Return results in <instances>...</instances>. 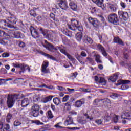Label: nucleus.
Listing matches in <instances>:
<instances>
[{
  "label": "nucleus",
  "mask_w": 131,
  "mask_h": 131,
  "mask_svg": "<svg viewBox=\"0 0 131 131\" xmlns=\"http://www.w3.org/2000/svg\"><path fill=\"white\" fill-rule=\"evenodd\" d=\"M10 16L6 18L7 24L9 25V28H13L16 26L17 23L18 22L17 17L13 14L9 13Z\"/></svg>",
  "instance_id": "obj_1"
},
{
  "label": "nucleus",
  "mask_w": 131,
  "mask_h": 131,
  "mask_svg": "<svg viewBox=\"0 0 131 131\" xmlns=\"http://www.w3.org/2000/svg\"><path fill=\"white\" fill-rule=\"evenodd\" d=\"M108 21L110 23L117 26L119 25L120 19L116 14H111L108 16Z\"/></svg>",
  "instance_id": "obj_2"
},
{
  "label": "nucleus",
  "mask_w": 131,
  "mask_h": 131,
  "mask_svg": "<svg viewBox=\"0 0 131 131\" xmlns=\"http://www.w3.org/2000/svg\"><path fill=\"white\" fill-rule=\"evenodd\" d=\"M79 21L75 19H71V24L68 25V29L72 31H76L77 29L79 30L80 26L79 25Z\"/></svg>",
  "instance_id": "obj_3"
},
{
  "label": "nucleus",
  "mask_w": 131,
  "mask_h": 131,
  "mask_svg": "<svg viewBox=\"0 0 131 131\" xmlns=\"http://www.w3.org/2000/svg\"><path fill=\"white\" fill-rule=\"evenodd\" d=\"M13 66L14 68L20 69L21 71L19 72V73H24L26 70H28L29 72L30 71V68L29 66L25 64L24 63L18 64L13 63Z\"/></svg>",
  "instance_id": "obj_4"
},
{
  "label": "nucleus",
  "mask_w": 131,
  "mask_h": 131,
  "mask_svg": "<svg viewBox=\"0 0 131 131\" xmlns=\"http://www.w3.org/2000/svg\"><path fill=\"white\" fill-rule=\"evenodd\" d=\"M16 97L15 95H9L7 98V104L8 108H11L15 102Z\"/></svg>",
  "instance_id": "obj_5"
},
{
  "label": "nucleus",
  "mask_w": 131,
  "mask_h": 131,
  "mask_svg": "<svg viewBox=\"0 0 131 131\" xmlns=\"http://www.w3.org/2000/svg\"><path fill=\"white\" fill-rule=\"evenodd\" d=\"M40 108V106L38 104H34L32 106L31 111V115L34 117H36L38 116Z\"/></svg>",
  "instance_id": "obj_6"
},
{
  "label": "nucleus",
  "mask_w": 131,
  "mask_h": 131,
  "mask_svg": "<svg viewBox=\"0 0 131 131\" xmlns=\"http://www.w3.org/2000/svg\"><path fill=\"white\" fill-rule=\"evenodd\" d=\"M88 21L90 24H91L94 27L96 28H98L101 24L100 21H99L97 18L89 17L88 18Z\"/></svg>",
  "instance_id": "obj_7"
},
{
  "label": "nucleus",
  "mask_w": 131,
  "mask_h": 131,
  "mask_svg": "<svg viewBox=\"0 0 131 131\" xmlns=\"http://www.w3.org/2000/svg\"><path fill=\"white\" fill-rule=\"evenodd\" d=\"M101 101L103 102L104 105L108 104V103H110L111 102L110 100L107 98H106L104 99H96L94 100V101L93 102V104L94 105H98V103H100Z\"/></svg>",
  "instance_id": "obj_8"
},
{
  "label": "nucleus",
  "mask_w": 131,
  "mask_h": 131,
  "mask_svg": "<svg viewBox=\"0 0 131 131\" xmlns=\"http://www.w3.org/2000/svg\"><path fill=\"white\" fill-rule=\"evenodd\" d=\"M29 29L32 37L34 38H37V36L39 35V33L37 32V30L32 26L30 27Z\"/></svg>",
  "instance_id": "obj_9"
},
{
  "label": "nucleus",
  "mask_w": 131,
  "mask_h": 131,
  "mask_svg": "<svg viewBox=\"0 0 131 131\" xmlns=\"http://www.w3.org/2000/svg\"><path fill=\"white\" fill-rule=\"evenodd\" d=\"M118 15L119 17H122L124 21H127L129 18V15L127 12L122 11H118Z\"/></svg>",
  "instance_id": "obj_10"
},
{
  "label": "nucleus",
  "mask_w": 131,
  "mask_h": 131,
  "mask_svg": "<svg viewBox=\"0 0 131 131\" xmlns=\"http://www.w3.org/2000/svg\"><path fill=\"white\" fill-rule=\"evenodd\" d=\"M49 66V62L48 61H43L41 66V71L44 73H48L47 68Z\"/></svg>",
  "instance_id": "obj_11"
},
{
  "label": "nucleus",
  "mask_w": 131,
  "mask_h": 131,
  "mask_svg": "<svg viewBox=\"0 0 131 131\" xmlns=\"http://www.w3.org/2000/svg\"><path fill=\"white\" fill-rule=\"evenodd\" d=\"M21 33L20 32H18L17 30L13 31L11 33V36L13 38H21Z\"/></svg>",
  "instance_id": "obj_12"
},
{
  "label": "nucleus",
  "mask_w": 131,
  "mask_h": 131,
  "mask_svg": "<svg viewBox=\"0 0 131 131\" xmlns=\"http://www.w3.org/2000/svg\"><path fill=\"white\" fill-rule=\"evenodd\" d=\"M10 126L9 124H5L4 125V123L2 122H0V131H9Z\"/></svg>",
  "instance_id": "obj_13"
},
{
  "label": "nucleus",
  "mask_w": 131,
  "mask_h": 131,
  "mask_svg": "<svg viewBox=\"0 0 131 131\" xmlns=\"http://www.w3.org/2000/svg\"><path fill=\"white\" fill-rule=\"evenodd\" d=\"M8 28H9V24H7V20H2L0 21V28L8 30Z\"/></svg>",
  "instance_id": "obj_14"
},
{
  "label": "nucleus",
  "mask_w": 131,
  "mask_h": 131,
  "mask_svg": "<svg viewBox=\"0 0 131 131\" xmlns=\"http://www.w3.org/2000/svg\"><path fill=\"white\" fill-rule=\"evenodd\" d=\"M85 104V100L84 99L78 100L75 102V106L77 108H80L81 106Z\"/></svg>",
  "instance_id": "obj_15"
},
{
  "label": "nucleus",
  "mask_w": 131,
  "mask_h": 131,
  "mask_svg": "<svg viewBox=\"0 0 131 131\" xmlns=\"http://www.w3.org/2000/svg\"><path fill=\"white\" fill-rule=\"evenodd\" d=\"M44 41L46 43V45H43L44 48L51 52L54 48V45H52L51 43H49L47 40H44Z\"/></svg>",
  "instance_id": "obj_16"
},
{
  "label": "nucleus",
  "mask_w": 131,
  "mask_h": 131,
  "mask_svg": "<svg viewBox=\"0 0 131 131\" xmlns=\"http://www.w3.org/2000/svg\"><path fill=\"white\" fill-rule=\"evenodd\" d=\"M114 42L115 43H118L120 45V46H125V44L123 40L120 39L119 37H114Z\"/></svg>",
  "instance_id": "obj_17"
},
{
  "label": "nucleus",
  "mask_w": 131,
  "mask_h": 131,
  "mask_svg": "<svg viewBox=\"0 0 131 131\" xmlns=\"http://www.w3.org/2000/svg\"><path fill=\"white\" fill-rule=\"evenodd\" d=\"M119 77H120L119 73H116L115 74H114V75H113L112 76H111L110 79L112 82H115L117 80V79Z\"/></svg>",
  "instance_id": "obj_18"
},
{
  "label": "nucleus",
  "mask_w": 131,
  "mask_h": 131,
  "mask_svg": "<svg viewBox=\"0 0 131 131\" xmlns=\"http://www.w3.org/2000/svg\"><path fill=\"white\" fill-rule=\"evenodd\" d=\"M69 7L73 11H76V10H77V5H76L73 1H70Z\"/></svg>",
  "instance_id": "obj_19"
},
{
  "label": "nucleus",
  "mask_w": 131,
  "mask_h": 131,
  "mask_svg": "<svg viewBox=\"0 0 131 131\" xmlns=\"http://www.w3.org/2000/svg\"><path fill=\"white\" fill-rule=\"evenodd\" d=\"M98 49L100 50L103 54V55L105 57L107 56V53L105 51L104 47L101 44H99L97 46Z\"/></svg>",
  "instance_id": "obj_20"
},
{
  "label": "nucleus",
  "mask_w": 131,
  "mask_h": 131,
  "mask_svg": "<svg viewBox=\"0 0 131 131\" xmlns=\"http://www.w3.org/2000/svg\"><path fill=\"white\" fill-rule=\"evenodd\" d=\"M41 53H42V55H43L44 56L47 57L48 59H50L55 61H57L56 57H54V56L52 55L44 53L43 52H41Z\"/></svg>",
  "instance_id": "obj_21"
},
{
  "label": "nucleus",
  "mask_w": 131,
  "mask_h": 131,
  "mask_svg": "<svg viewBox=\"0 0 131 131\" xmlns=\"http://www.w3.org/2000/svg\"><path fill=\"white\" fill-rule=\"evenodd\" d=\"M58 5L62 10H67L69 8V6L66 2H60L58 4Z\"/></svg>",
  "instance_id": "obj_22"
},
{
  "label": "nucleus",
  "mask_w": 131,
  "mask_h": 131,
  "mask_svg": "<svg viewBox=\"0 0 131 131\" xmlns=\"http://www.w3.org/2000/svg\"><path fill=\"white\" fill-rule=\"evenodd\" d=\"M29 105V100L28 98H25L21 101V105L23 107H27Z\"/></svg>",
  "instance_id": "obj_23"
},
{
  "label": "nucleus",
  "mask_w": 131,
  "mask_h": 131,
  "mask_svg": "<svg viewBox=\"0 0 131 131\" xmlns=\"http://www.w3.org/2000/svg\"><path fill=\"white\" fill-rule=\"evenodd\" d=\"M92 1L93 3H95L98 7L102 8H103V0H92Z\"/></svg>",
  "instance_id": "obj_24"
},
{
  "label": "nucleus",
  "mask_w": 131,
  "mask_h": 131,
  "mask_svg": "<svg viewBox=\"0 0 131 131\" xmlns=\"http://www.w3.org/2000/svg\"><path fill=\"white\" fill-rule=\"evenodd\" d=\"M94 57H95V60L97 63H102V60H101V56L99 54H95Z\"/></svg>",
  "instance_id": "obj_25"
},
{
  "label": "nucleus",
  "mask_w": 131,
  "mask_h": 131,
  "mask_svg": "<svg viewBox=\"0 0 131 131\" xmlns=\"http://www.w3.org/2000/svg\"><path fill=\"white\" fill-rule=\"evenodd\" d=\"M63 34H64L66 36H67L70 37H72V32H71V31L68 30V29H64L63 31Z\"/></svg>",
  "instance_id": "obj_26"
},
{
  "label": "nucleus",
  "mask_w": 131,
  "mask_h": 131,
  "mask_svg": "<svg viewBox=\"0 0 131 131\" xmlns=\"http://www.w3.org/2000/svg\"><path fill=\"white\" fill-rule=\"evenodd\" d=\"M83 42L86 43H89L90 44H92L93 43V40L91 38L86 37L84 38Z\"/></svg>",
  "instance_id": "obj_27"
},
{
  "label": "nucleus",
  "mask_w": 131,
  "mask_h": 131,
  "mask_svg": "<svg viewBox=\"0 0 131 131\" xmlns=\"http://www.w3.org/2000/svg\"><path fill=\"white\" fill-rule=\"evenodd\" d=\"M109 8L111 10V11L113 12H116V11L118 9V7L117 5H111L109 6Z\"/></svg>",
  "instance_id": "obj_28"
},
{
  "label": "nucleus",
  "mask_w": 131,
  "mask_h": 131,
  "mask_svg": "<svg viewBox=\"0 0 131 131\" xmlns=\"http://www.w3.org/2000/svg\"><path fill=\"white\" fill-rule=\"evenodd\" d=\"M124 116H126V117H130L131 116V112L127 111V112H124L122 115L121 117L123 119H127L126 117H124Z\"/></svg>",
  "instance_id": "obj_29"
},
{
  "label": "nucleus",
  "mask_w": 131,
  "mask_h": 131,
  "mask_svg": "<svg viewBox=\"0 0 131 131\" xmlns=\"http://www.w3.org/2000/svg\"><path fill=\"white\" fill-rule=\"evenodd\" d=\"M99 83L102 84V85H105L106 84V80L104 79V78L102 77H100Z\"/></svg>",
  "instance_id": "obj_30"
},
{
  "label": "nucleus",
  "mask_w": 131,
  "mask_h": 131,
  "mask_svg": "<svg viewBox=\"0 0 131 131\" xmlns=\"http://www.w3.org/2000/svg\"><path fill=\"white\" fill-rule=\"evenodd\" d=\"M53 102L56 105H58L60 104H61V100L58 98V97H55L53 99Z\"/></svg>",
  "instance_id": "obj_31"
},
{
  "label": "nucleus",
  "mask_w": 131,
  "mask_h": 131,
  "mask_svg": "<svg viewBox=\"0 0 131 131\" xmlns=\"http://www.w3.org/2000/svg\"><path fill=\"white\" fill-rule=\"evenodd\" d=\"M64 109L66 111H70L71 109V105L70 102H67L64 105Z\"/></svg>",
  "instance_id": "obj_32"
},
{
  "label": "nucleus",
  "mask_w": 131,
  "mask_h": 131,
  "mask_svg": "<svg viewBox=\"0 0 131 131\" xmlns=\"http://www.w3.org/2000/svg\"><path fill=\"white\" fill-rule=\"evenodd\" d=\"M54 98V96L51 95L49 96H47L45 98L44 103H48L52 100V99Z\"/></svg>",
  "instance_id": "obj_33"
},
{
  "label": "nucleus",
  "mask_w": 131,
  "mask_h": 131,
  "mask_svg": "<svg viewBox=\"0 0 131 131\" xmlns=\"http://www.w3.org/2000/svg\"><path fill=\"white\" fill-rule=\"evenodd\" d=\"M31 122L32 124H36L37 125H43V123L41 122L39 120H31Z\"/></svg>",
  "instance_id": "obj_34"
},
{
  "label": "nucleus",
  "mask_w": 131,
  "mask_h": 131,
  "mask_svg": "<svg viewBox=\"0 0 131 131\" xmlns=\"http://www.w3.org/2000/svg\"><path fill=\"white\" fill-rule=\"evenodd\" d=\"M40 32H41L44 37H45L48 33V31L47 29H43L42 28H40Z\"/></svg>",
  "instance_id": "obj_35"
},
{
  "label": "nucleus",
  "mask_w": 131,
  "mask_h": 131,
  "mask_svg": "<svg viewBox=\"0 0 131 131\" xmlns=\"http://www.w3.org/2000/svg\"><path fill=\"white\" fill-rule=\"evenodd\" d=\"M82 33H77L76 34V39L78 41H80L82 39Z\"/></svg>",
  "instance_id": "obj_36"
},
{
  "label": "nucleus",
  "mask_w": 131,
  "mask_h": 131,
  "mask_svg": "<svg viewBox=\"0 0 131 131\" xmlns=\"http://www.w3.org/2000/svg\"><path fill=\"white\" fill-rule=\"evenodd\" d=\"M47 117L49 119H52L54 118V115H53V113L51 110L48 111Z\"/></svg>",
  "instance_id": "obj_37"
},
{
  "label": "nucleus",
  "mask_w": 131,
  "mask_h": 131,
  "mask_svg": "<svg viewBox=\"0 0 131 131\" xmlns=\"http://www.w3.org/2000/svg\"><path fill=\"white\" fill-rule=\"evenodd\" d=\"M8 41L9 40L6 39H3L0 40V44H2L3 46H6V45H8Z\"/></svg>",
  "instance_id": "obj_38"
},
{
  "label": "nucleus",
  "mask_w": 131,
  "mask_h": 131,
  "mask_svg": "<svg viewBox=\"0 0 131 131\" xmlns=\"http://www.w3.org/2000/svg\"><path fill=\"white\" fill-rule=\"evenodd\" d=\"M67 121L68 122V123L72 125L73 123V119L72 117H70L68 116L67 119Z\"/></svg>",
  "instance_id": "obj_39"
},
{
  "label": "nucleus",
  "mask_w": 131,
  "mask_h": 131,
  "mask_svg": "<svg viewBox=\"0 0 131 131\" xmlns=\"http://www.w3.org/2000/svg\"><path fill=\"white\" fill-rule=\"evenodd\" d=\"M66 56L67 57V58L71 61H74V58L73 57L72 55L69 54V53H67L66 54Z\"/></svg>",
  "instance_id": "obj_40"
},
{
  "label": "nucleus",
  "mask_w": 131,
  "mask_h": 131,
  "mask_svg": "<svg viewBox=\"0 0 131 131\" xmlns=\"http://www.w3.org/2000/svg\"><path fill=\"white\" fill-rule=\"evenodd\" d=\"M18 47L21 49H24L26 47V44L24 42L19 41L18 43Z\"/></svg>",
  "instance_id": "obj_41"
},
{
  "label": "nucleus",
  "mask_w": 131,
  "mask_h": 131,
  "mask_svg": "<svg viewBox=\"0 0 131 131\" xmlns=\"http://www.w3.org/2000/svg\"><path fill=\"white\" fill-rule=\"evenodd\" d=\"M12 117V115L10 114H8L6 117V121L7 122H10V120Z\"/></svg>",
  "instance_id": "obj_42"
},
{
  "label": "nucleus",
  "mask_w": 131,
  "mask_h": 131,
  "mask_svg": "<svg viewBox=\"0 0 131 131\" xmlns=\"http://www.w3.org/2000/svg\"><path fill=\"white\" fill-rule=\"evenodd\" d=\"M21 125V123L18 120H16L14 123V127H18Z\"/></svg>",
  "instance_id": "obj_43"
},
{
  "label": "nucleus",
  "mask_w": 131,
  "mask_h": 131,
  "mask_svg": "<svg viewBox=\"0 0 131 131\" xmlns=\"http://www.w3.org/2000/svg\"><path fill=\"white\" fill-rule=\"evenodd\" d=\"M130 82V80H122L121 81V83L122 84H127Z\"/></svg>",
  "instance_id": "obj_44"
},
{
  "label": "nucleus",
  "mask_w": 131,
  "mask_h": 131,
  "mask_svg": "<svg viewBox=\"0 0 131 131\" xmlns=\"http://www.w3.org/2000/svg\"><path fill=\"white\" fill-rule=\"evenodd\" d=\"M77 75H78V73L74 72L73 73L71 74L70 77L73 78H76V77H77Z\"/></svg>",
  "instance_id": "obj_45"
},
{
  "label": "nucleus",
  "mask_w": 131,
  "mask_h": 131,
  "mask_svg": "<svg viewBox=\"0 0 131 131\" xmlns=\"http://www.w3.org/2000/svg\"><path fill=\"white\" fill-rule=\"evenodd\" d=\"M30 14L33 17H36L37 16L35 11L33 10H31L30 11Z\"/></svg>",
  "instance_id": "obj_46"
},
{
  "label": "nucleus",
  "mask_w": 131,
  "mask_h": 131,
  "mask_svg": "<svg viewBox=\"0 0 131 131\" xmlns=\"http://www.w3.org/2000/svg\"><path fill=\"white\" fill-rule=\"evenodd\" d=\"M0 73L1 74H6L7 73V71L4 68H1L0 70Z\"/></svg>",
  "instance_id": "obj_47"
},
{
  "label": "nucleus",
  "mask_w": 131,
  "mask_h": 131,
  "mask_svg": "<svg viewBox=\"0 0 131 131\" xmlns=\"http://www.w3.org/2000/svg\"><path fill=\"white\" fill-rule=\"evenodd\" d=\"M69 98V95H66V96L63 97V98L62 99V102H66L68 101Z\"/></svg>",
  "instance_id": "obj_48"
},
{
  "label": "nucleus",
  "mask_w": 131,
  "mask_h": 131,
  "mask_svg": "<svg viewBox=\"0 0 131 131\" xmlns=\"http://www.w3.org/2000/svg\"><path fill=\"white\" fill-rule=\"evenodd\" d=\"M7 33H5L4 32V31H2L0 30V37H4V36H7Z\"/></svg>",
  "instance_id": "obj_49"
},
{
  "label": "nucleus",
  "mask_w": 131,
  "mask_h": 131,
  "mask_svg": "<svg viewBox=\"0 0 131 131\" xmlns=\"http://www.w3.org/2000/svg\"><path fill=\"white\" fill-rule=\"evenodd\" d=\"M0 105L2 107H5V103H4V101L3 98L0 99Z\"/></svg>",
  "instance_id": "obj_50"
},
{
  "label": "nucleus",
  "mask_w": 131,
  "mask_h": 131,
  "mask_svg": "<svg viewBox=\"0 0 131 131\" xmlns=\"http://www.w3.org/2000/svg\"><path fill=\"white\" fill-rule=\"evenodd\" d=\"M95 122L98 125H100L103 124V121H102V119H97L95 121Z\"/></svg>",
  "instance_id": "obj_51"
},
{
  "label": "nucleus",
  "mask_w": 131,
  "mask_h": 131,
  "mask_svg": "<svg viewBox=\"0 0 131 131\" xmlns=\"http://www.w3.org/2000/svg\"><path fill=\"white\" fill-rule=\"evenodd\" d=\"M60 51L61 53L64 54V55H66V54H67V53H68V52L66 51V50L64 49L61 48V47L60 49Z\"/></svg>",
  "instance_id": "obj_52"
},
{
  "label": "nucleus",
  "mask_w": 131,
  "mask_h": 131,
  "mask_svg": "<svg viewBox=\"0 0 131 131\" xmlns=\"http://www.w3.org/2000/svg\"><path fill=\"white\" fill-rule=\"evenodd\" d=\"M120 6L123 9H125V8H126V5L123 2H120Z\"/></svg>",
  "instance_id": "obj_53"
},
{
  "label": "nucleus",
  "mask_w": 131,
  "mask_h": 131,
  "mask_svg": "<svg viewBox=\"0 0 131 131\" xmlns=\"http://www.w3.org/2000/svg\"><path fill=\"white\" fill-rule=\"evenodd\" d=\"M57 89L59 90V91H66L67 90L64 87H62V86H58L57 87Z\"/></svg>",
  "instance_id": "obj_54"
},
{
  "label": "nucleus",
  "mask_w": 131,
  "mask_h": 131,
  "mask_svg": "<svg viewBox=\"0 0 131 131\" xmlns=\"http://www.w3.org/2000/svg\"><path fill=\"white\" fill-rule=\"evenodd\" d=\"M98 16H99V20H100V21H101V22L104 24L105 21V19L103 17V16L99 15Z\"/></svg>",
  "instance_id": "obj_55"
},
{
  "label": "nucleus",
  "mask_w": 131,
  "mask_h": 131,
  "mask_svg": "<svg viewBox=\"0 0 131 131\" xmlns=\"http://www.w3.org/2000/svg\"><path fill=\"white\" fill-rule=\"evenodd\" d=\"M61 47H60V46H56V47H55V48L54 47V46H53V48H52V50H55V51H58V50H60V49H61Z\"/></svg>",
  "instance_id": "obj_56"
},
{
  "label": "nucleus",
  "mask_w": 131,
  "mask_h": 131,
  "mask_svg": "<svg viewBox=\"0 0 131 131\" xmlns=\"http://www.w3.org/2000/svg\"><path fill=\"white\" fill-rule=\"evenodd\" d=\"M9 56V54L7 53H4L2 54V57L3 58H7Z\"/></svg>",
  "instance_id": "obj_57"
},
{
  "label": "nucleus",
  "mask_w": 131,
  "mask_h": 131,
  "mask_svg": "<svg viewBox=\"0 0 131 131\" xmlns=\"http://www.w3.org/2000/svg\"><path fill=\"white\" fill-rule=\"evenodd\" d=\"M67 90L71 93H74L75 91V89L70 88H67Z\"/></svg>",
  "instance_id": "obj_58"
},
{
  "label": "nucleus",
  "mask_w": 131,
  "mask_h": 131,
  "mask_svg": "<svg viewBox=\"0 0 131 131\" xmlns=\"http://www.w3.org/2000/svg\"><path fill=\"white\" fill-rule=\"evenodd\" d=\"M51 37H52V35L50 34H48V33H47V35L45 36V37H46L48 39H51Z\"/></svg>",
  "instance_id": "obj_59"
},
{
  "label": "nucleus",
  "mask_w": 131,
  "mask_h": 131,
  "mask_svg": "<svg viewBox=\"0 0 131 131\" xmlns=\"http://www.w3.org/2000/svg\"><path fill=\"white\" fill-rule=\"evenodd\" d=\"M50 18H51L52 19V20H53L54 21L55 15L54 14V13H50Z\"/></svg>",
  "instance_id": "obj_60"
},
{
  "label": "nucleus",
  "mask_w": 131,
  "mask_h": 131,
  "mask_svg": "<svg viewBox=\"0 0 131 131\" xmlns=\"http://www.w3.org/2000/svg\"><path fill=\"white\" fill-rule=\"evenodd\" d=\"M118 96L119 95H118V94L114 93V94H112L111 97H112V98H118Z\"/></svg>",
  "instance_id": "obj_61"
},
{
  "label": "nucleus",
  "mask_w": 131,
  "mask_h": 131,
  "mask_svg": "<svg viewBox=\"0 0 131 131\" xmlns=\"http://www.w3.org/2000/svg\"><path fill=\"white\" fill-rule=\"evenodd\" d=\"M113 120H114V122H115V123H117V122L118 121V117L116 116L114 118V119H113Z\"/></svg>",
  "instance_id": "obj_62"
},
{
  "label": "nucleus",
  "mask_w": 131,
  "mask_h": 131,
  "mask_svg": "<svg viewBox=\"0 0 131 131\" xmlns=\"http://www.w3.org/2000/svg\"><path fill=\"white\" fill-rule=\"evenodd\" d=\"M69 114L70 115H76L77 114V113L73 111H71L70 112H69Z\"/></svg>",
  "instance_id": "obj_63"
},
{
  "label": "nucleus",
  "mask_w": 131,
  "mask_h": 131,
  "mask_svg": "<svg viewBox=\"0 0 131 131\" xmlns=\"http://www.w3.org/2000/svg\"><path fill=\"white\" fill-rule=\"evenodd\" d=\"M82 91L84 92H88V93H90L91 92V90L89 89H83Z\"/></svg>",
  "instance_id": "obj_64"
}]
</instances>
